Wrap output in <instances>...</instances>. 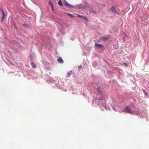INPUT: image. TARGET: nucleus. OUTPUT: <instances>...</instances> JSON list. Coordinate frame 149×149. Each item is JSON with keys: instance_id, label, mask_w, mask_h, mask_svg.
<instances>
[{"instance_id": "obj_15", "label": "nucleus", "mask_w": 149, "mask_h": 149, "mask_svg": "<svg viewBox=\"0 0 149 149\" xmlns=\"http://www.w3.org/2000/svg\"><path fill=\"white\" fill-rule=\"evenodd\" d=\"M23 26H24V27H28V26L26 24H23Z\"/></svg>"}, {"instance_id": "obj_18", "label": "nucleus", "mask_w": 149, "mask_h": 149, "mask_svg": "<svg viewBox=\"0 0 149 149\" xmlns=\"http://www.w3.org/2000/svg\"><path fill=\"white\" fill-rule=\"evenodd\" d=\"M98 93H101V91H100L99 90H98Z\"/></svg>"}, {"instance_id": "obj_19", "label": "nucleus", "mask_w": 149, "mask_h": 149, "mask_svg": "<svg viewBox=\"0 0 149 149\" xmlns=\"http://www.w3.org/2000/svg\"><path fill=\"white\" fill-rule=\"evenodd\" d=\"M51 8H52V10L53 11V10H54L53 6L51 7Z\"/></svg>"}, {"instance_id": "obj_9", "label": "nucleus", "mask_w": 149, "mask_h": 149, "mask_svg": "<svg viewBox=\"0 0 149 149\" xmlns=\"http://www.w3.org/2000/svg\"><path fill=\"white\" fill-rule=\"evenodd\" d=\"M81 4H78V5H77L76 6V7L79 9V8H81Z\"/></svg>"}, {"instance_id": "obj_5", "label": "nucleus", "mask_w": 149, "mask_h": 149, "mask_svg": "<svg viewBox=\"0 0 149 149\" xmlns=\"http://www.w3.org/2000/svg\"><path fill=\"white\" fill-rule=\"evenodd\" d=\"M57 61L58 62L60 63H63V60L62 59V58L61 57H59V58L58 59Z\"/></svg>"}, {"instance_id": "obj_7", "label": "nucleus", "mask_w": 149, "mask_h": 149, "mask_svg": "<svg viewBox=\"0 0 149 149\" xmlns=\"http://www.w3.org/2000/svg\"><path fill=\"white\" fill-rule=\"evenodd\" d=\"M95 45L96 47H101L102 46V45L97 43H96L95 44Z\"/></svg>"}, {"instance_id": "obj_1", "label": "nucleus", "mask_w": 149, "mask_h": 149, "mask_svg": "<svg viewBox=\"0 0 149 149\" xmlns=\"http://www.w3.org/2000/svg\"><path fill=\"white\" fill-rule=\"evenodd\" d=\"M125 111H124L125 112L130 113L131 114L133 113L131 109L128 106H127L125 107Z\"/></svg>"}, {"instance_id": "obj_8", "label": "nucleus", "mask_w": 149, "mask_h": 149, "mask_svg": "<svg viewBox=\"0 0 149 149\" xmlns=\"http://www.w3.org/2000/svg\"><path fill=\"white\" fill-rule=\"evenodd\" d=\"M58 4L60 6H62L63 5H62V2H61V0H60L58 2Z\"/></svg>"}, {"instance_id": "obj_21", "label": "nucleus", "mask_w": 149, "mask_h": 149, "mask_svg": "<svg viewBox=\"0 0 149 149\" xmlns=\"http://www.w3.org/2000/svg\"><path fill=\"white\" fill-rule=\"evenodd\" d=\"M93 12L94 13H95V11L93 10Z\"/></svg>"}, {"instance_id": "obj_2", "label": "nucleus", "mask_w": 149, "mask_h": 149, "mask_svg": "<svg viewBox=\"0 0 149 149\" xmlns=\"http://www.w3.org/2000/svg\"><path fill=\"white\" fill-rule=\"evenodd\" d=\"M109 37V35H107V36H103L101 37V39L102 40L105 41L108 39Z\"/></svg>"}, {"instance_id": "obj_10", "label": "nucleus", "mask_w": 149, "mask_h": 149, "mask_svg": "<svg viewBox=\"0 0 149 149\" xmlns=\"http://www.w3.org/2000/svg\"><path fill=\"white\" fill-rule=\"evenodd\" d=\"M31 64L32 65V67L33 68H36V66L35 64H34L33 62H31Z\"/></svg>"}, {"instance_id": "obj_16", "label": "nucleus", "mask_w": 149, "mask_h": 149, "mask_svg": "<svg viewBox=\"0 0 149 149\" xmlns=\"http://www.w3.org/2000/svg\"><path fill=\"white\" fill-rule=\"evenodd\" d=\"M123 64L124 65H125L126 66H127L128 65L126 63H123Z\"/></svg>"}, {"instance_id": "obj_20", "label": "nucleus", "mask_w": 149, "mask_h": 149, "mask_svg": "<svg viewBox=\"0 0 149 149\" xmlns=\"http://www.w3.org/2000/svg\"><path fill=\"white\" fill-rule=\"evenodd\" d=\"M102 99H103V98L102 97L101 98H100V99H99V100H102Z\"/></svg>"}, {"instance_id": "obj_14", "label": "nucleus", "mask_w": 149, "mask_h": 149, "mask_svg": "<svg viewBox=\"0 0 149 149\" xmlns=\"http://www.w3.org/2000/svg\"><path fill=\"white\" fill-rule=\"evenodd\" d=\"M67 14L71 17H74L70 13H67Z\"/></svg>"}, {"instance_id": "obj_11", "label": "nucleus", "mask_w": 149, "mask_h": 149, "mask_svg": "<svg viewBox=\"0 0 149 149\" xmlns=\"http://www.w3.org/2000/svg\"><path fill=\"white\" fill-rule=\"evenodd\" d=\"M1 11L2 13V14H3L2 18V20H3V17H4V15H5V13H4V11L2 9H1Z\"/></svg>"}, {"instance_id": "obj_13", "label": "nucleus", "mask_w": 149, "mask_h": 149, "mask_svg": "<svg viewBox=\"0 0 149 149\" xmlns=\"http://www.w3.org/2000/svg\"><path fill=\"white\" fill-rule=\"evenodd\" d=\"M49 5L51 7L53 6V5L52 3V2L50 1H49Z\"/></svg>"}, {"instance_id": "obj_6", "label": "nucleus", "mask_w": 149, "mask_h": 149, "mask_svg": "<svg viewBox=\"0 0 149 149\" xmlns=\"http://www.w3.org/2000/svg\"><path fill=\"white\" fill-rule=\"evenodd\" d=\"M111 10L113 13H115L116 12V9L113 6L111 8Z\"/></svg>"}, {"instance_id": "obj_3", "label": "nucleus", "mask_w": 149, "mask_h": 149, "mask_svg": "<svg viewBox=\"0 0 149 149\" xmlns=\"http://www.w3.org/2000/svg\"><path fill=\"white\" fill-rule=\"evenodd\" d=\"M64 5L67 7L69 8H72L73 7V6L70 4L68 3L66 1L64 4Z\"/></svg>"}, {"instance_id": "obj_4", "label": "nucleus", "mask_w": 149, "mask_h": 149, "mask_svg": "<svg viewBox=\"0 0 149 149\" xmlns=\"http://www.w3.org/2000/svg\"><path fill=\"white\" fill-rule=\"evenodd\" d=\"M77 17H82L86 20H87V18L85 16H81L79 14H77Z\"/></svg>"}, {"instance_id": "obj_12", "label": "nucleus", "mask_w": 149, "mask_h": 149, "mask_svg": "<svg viewBox=\"0 0 149 149\" xmlns=\"http://www.w3.org/2000/svg\"><path fill=\"white\" fill-rule=\"evenodd\" d=\"M72 73L71 71H70V72H68L67 74V76L68 77H69L70 76V75Z\"/></svg>"}, {"instance_id": "obj_17", "label": "nucleus", "mask_w": 149, "mask_h": 149, "mask_svg": "<svg viewBox=\"0 0 149 149\" xmlns=\"http://www.w3.org/2000/svg\"><path fill=\"white\" fill-rule=\"evenodd\" d=\"M82 67V66L81 65H80L78 66V68L79 69H81Z\"/></svg>"}]
</instances>
